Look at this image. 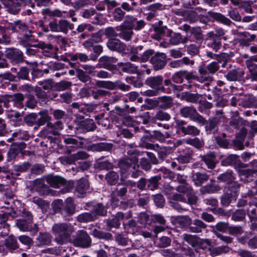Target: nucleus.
<instances>
[{"label":"nucleus","mask_w":257,"mask_h":257,"mask_svg":"<svg viewBox=\"0 0 257 257\" xmlns=\"http://www.w3.org/2000/svg\"><path fill=\"white\" fill-rule=\"evenodd\" d=\"M8 29L12 30L13 32H17L23 33L24 38L21 41L22 43L30 39L32 37V31L29 29V27L25 23L20 20L15 21L14 23L10 24Z\"/></svg>","instance_id":"39448f33"},{"label":"nucleus","mask_w":257,"mask_h":257,"mask_svg":"<svg viewBox=\"0 0 257 257\" xmlns=\"http://www.w3.org/2000/svg\"><path fill=\"white\" fill-rule=\"evenodd\" d=\"M183 17L186 21L190 23H195L199 19V16L194 11H185L183 14Z\"/></svg>","instance_id":"f704fd0d"},{"label":"nucleus","mask_w":257,"mask_h":257,"mask_svg":"<svg viewBox=\"0 0 257 257\" xmlns=\"http://www.w3.org/2000/svg\"><path fill=\"white\" fill-rule=\"evenodd\" d=\"M239 105L243 107H253L257 106V100L251 94L239 96Z\"/></svg>","instance_id":"dca6fc26"},{"label":"nucleus","mask_w":257,"mask_h":257,"mask_svg":"<svg viewBox=\"0 0 257 257\" xmlns=\"http://www.w3.org/2000/svg\"><path fill=\"white\" fill-rule=\"evenodd\" d=\"M219 68V64L215 61L212 62L207 65H201L199 66L198 72L203 78V82L206 83L205 86L208 87L209 83L213 80L211 75L215 74Z\"/></svg>","instance_id":"7ed1b4c3"},{"label":"nucleus","mask_w":257,"mask_h":257,"mask_svg":"<svg viewBox=\"0 0 257 257\" xmlns=\"http://www.w3.org/2000/svg\"><path fill=\"white\" fill-rule=\"evenodd\" d=\"M107 46L112 51L122 52L125 49V45L116 38L109 39L107 43Z\"/></svg>","instance_id":"a211bd4d"},{"label":"nucleus","mask_w":257,"mask_h":257,"mask_svg":"<svg viewBox=\"0 0 257 257\" xmlns=\"http://www.w3.org/2000/svg\"><path fill=\"white\" fill-rule=\"evenodd\" d=\"M161 178L160 176H156L147 179V189L153 191L159 186V182Z\"/></svg>","instance_id":"e433bc0d"},{"label":"nucleus","mask_w":257,"mask_h":257,"mask_svg":"<svg viewBox=\"0 0 257 257\" xmlns=\"http://www.w3.org/2000/svg\"><path fill=\"white\" fill-rule=\"evenodd\" d=\"M192 155L193 151L188 149L184 154L179 156L177 160L181 163H187L192 159Z\"/></svg>","instance_id":"603ef678"},{"label":"nucleus","mask_w":257,"mask_h":257,"mask_svg":"<svg viewBox=\"0 0 257 257\" xmlns=\"http://www.w3.org/2000/svg\"><path fill=\"white\" fill-rule=\"evenodd\" d=\"M92 235L95 237L99 239L109 240L112 238V234L109 232H104L97 229L93 230Z\"/></svg>","instance_id":"49530a36"},{"label":"nucleus","mask_w":257,"mask_h":257,"mask_svg":"<svg viewBox=\"0 0 257 257\" xmlns=\"http://www.w3.org/2000/svg\"><path fill=\"white\" fill-rule=\"evenodd\" d=\"M112 166V164L108 161L98 160L94 164V168L100 170L111 169Z\"/></svg>","instance_id":"37998d69"},{"label":"nucleus","mask_w":257,"mask_h":257,"mask_svg":"<svg viewBox=\"0 0 257 257\" xmlns=\"http://www.w3.org/2000/svg\"><path fill=\"white\" fill-rule=\"evenodd\" d=\"M187 37L182 36L180 33H175L170 38L171 44L176 45L180 43H185L187 42Z\"/></svg>","instance_id":"79ce46f5"},{"label":"nucleus","mask_w":257,"mask_h":257,"mask_svg":"<svg viewBox=\"0 0 257 257\" xmlns=\"http://www.w3.org/2000/svg\"><path fill=\"white\" fill-rule=\"evenodd\" d=\"M225 34L224 31L222 28H217L214 31L208 32L206 36L207 39H220Z\"/></svg>","instance_id":"864d4df0"},{"label":"nucleus","mask_w":257,"mask_h":257,"mask_svg":"<svg viewBox=\"0 0 257 257\" xmlns=\"http://www.w3.org/2000/svg\"><path fill=\"white\" fill-rule=\"evenodd\" d=\"M125 12L120 8H116L114 9L112 15L114 20L117 22H121L124 17Z\"/></svg>","instance_id":"69168bd1"},{"label":"nucleus","mask_w":257,"mask_h":257,"mask_svg":"<svg viewBox=\"0 0 257 257\" xmlns=\"http://www.w3.org/2000/svg\"><path fill=\"white\" fill-rule=\"evenodd\" d=\"M220 190V187L218 185L208 184L205 186H202L200 191L202 194L206 193H214Z\"/></svg>","instance_id":"c9c22d12"},{"label":"nucleus","mask_w":257,"mask_h":257,"mask_svg":"<svg viewBox=\"0 0 257 257\" xmlns=\"http://www.w3.org/2000/svg\"><path fill=\"white\" fill-rule=\"evenodd\" d=\"M200 133V130L196 126L192 125H189L186 127L184 132L185 135H190L192 136H198Z\"/></svg>","instance_id":"e2e57ef3"},{"label":"nucleus","mask_w":257,"mask_h":257,"mask_svg":"<svg viewBox=\"0 0 257 257\" xmlns=\"http://www.w3.org/2000/svg\"><path fill=\"white\" fill-rule=\"evenodd\" d=\"M143 152H141L137 149L131 150L127 151V156L120 159L118 162V166L121 173V180L127 177V173L129 169L135 164L138 163V157L142 155Z\"/></svg>","instance_id":"f03ea898"},{"label":"nucleus","mask_w":257,"mask_h":257,"mask_svg":"<svg viewBox=\"0 0 257 257\" xmlns=\"http://www.w3.org/2000/svg\"><path fill=\"white\" fill-rule=\"evenodd\" d=\"M207 227V225L200 219H195L192 222L191 221V225L189 227V231L193 233H201L203 229Z\"/></svg>","instance_id":"b1692460"},{"label":"nucleus","mask_w":257,"mask_h":257,"mask_svg":"<svg viewBox=\"0 0 257 257\" xmlns=\"http://www.w3.org/2000/svg\"><path fill=\"white\" fill-rule=\"evenodd\" d=\"M26 144L24 143H15L13 144L8 152V161H11L26 148Z\"/></svg>","instance_id":"f3484780"},{"label":"nucleus","mask_w":257,"mask_h":257,"mask_svg":"<svg viewBox=\"0 0 257 257\" xmlns=\"http://www.w3.org/2000/svg\"><path fill=\"white\" fill-rule=\"evenodd\" d=\"M64 202L61 199L55 200L52 203L53 210L55 212H59L63 214V209Z\"/></svg>","instance_id":"0e129e2a"},{"label":"nucleus","mask_w":257,"mask_h":257,"mask_svg":"<svg viewBox=\"0 0 257 257\" xmlns=\"http://www.w3.org/2000/svg\"><path fill=\"white\" fill-rule=\"evenodd\" d=\"M45 179L50 186L54 188H59L66 183L64 179L58 176L49 175L45 177Z\"/></svg>","instance_id":"aec40b11"},{"label":"nucleus","mask_w":257,"mask_h":257,"mask_svg":"<svg viewBox=\"0 0 257 257\" xmlns=\"http://www.w3.org/2000/svg\"><path fill=\"white\" fill-rule=\"evenodd\" d=\"M209 177V175L206 173L197 172L192 175V181L196 186H200L208 180Z\"/></svg>","instance_id":"cd10ccee"},{"label":"nucleus","mask_w":257,"mask_h":257,"mask_svg":"<svg viewBox=\"0 0 257 257\" xmlns=\"http://www.w3.org/2000/svg\"><path fill=\"white\" fill-rule=\"evenodd\" d=\"M244 72L242 69L237 68L229 71L225 77L229 81H240L243 77Z\"/></svg>","instance_id":"6ab92c4d"},{"label":"nucleus","mask_w":257,"mask_h":257,"mask_svg":"<svg viewBox=\"0 0 257 257\" xmlns=\"http://www.w3.org/2000/svg\"><path fill=\"white\" fill-rule=\"evenodd\" d=\"M176 220L180 225V227L182 228L188 227L189 229L192 219L188 216H182L179 217L177 218Z\"/></svg>","instance_id":"09e8293b"},{"label":"nucleus","mask_w":257,"mask_h":257,"mask_svg":"<svg viewBox=\"0 0 257 257\" xmlns=\"http://www.w3.org/2000/svg\"><path fill=\"white\" fill-rule=\"evenodd\" d=\"M217 179L219 182H224L227 184H229L235 180V177L232 171H227L220 174L217 177Z\"/></svg>","instance_id":"c85d7f7f"},{"label":"nucleus","mask_w":257,"mask_h":257,"mask_svg":"<svg viewBox=\"0 0 257 257\" xmlns=\"http://www.w3.org/2000/svg\"><path fill=\"white\" fill-rule=\"evenodd\" d=\"M247 215L251 221H257V214L256 207L253 202H249V206L247 209Z\"/></svg>","instance_id":"de8ad7c7"},{"label":"nucleus","mask_w":257,"mask_h":257,"mask_svg":"<svg viewBox=\"0 0 257 257\" xmlns=\"http://www.w3.org/2000/svg\"><path fill=\"white\" fill-rule=\"evenodd\" d=\"M127 192V188L126 186L118 184L114 188L111 193V201L116 204L118 201V197L122 198L125 196Z\"/></svg>","instance_id":"ddd939ff"},{"label":"nucleus","mask_w":257,"mask_h":257,"mask_svg":"<svg viewBox=\"0 0 257 257\" xmlns=\"http://www.w3.org/2000/svg\"><path fill=\"white\" fill-rule=\"evenodd\" d=\"M74 226L70 223H58L53 225L52 231L55 240L60 244H63L70 240L71 234L75 232Z\"/></svg>","instance_id":"f257e3e1"},{"label":"nucleus","mask_w":257,"mask_h":257,"mask_svg":"<svg viewBox=\"0 0 257 257\" xmlns=\"http://www.w3.org/2000/svg\"><path fill=\"white\" fill-rule=\"evenodd\" d=\"M112 148L111 144L101 143L93 144L91 146V149L94 151H108Z\"/></svg>","instance_id":"4c0bfd02"},{"label":"nucleus","mask_w":257,"mask_h":257,"mask_svg":"<svg viewBox=\"0 0 257 257\" xmlns=\"http://www.w3.org/2000/svg\"><path fill=\"white\" fill-rule=\"evenodd\" d=\"M238 158L239 156L236 155H229L226 158L222 160L221 164L225 166L232 165L236 163Z\"/></svg>","instance_id":"5fc2aeb1"},{"label":"nucleus","mask_w":257,"mask_h":257,"mask_svg":"<svg viewBox=\"0 0 257 257\" xmlns=\"http://www.w3.org/2000/svg\"><path fill=\"white\" fill-rule=\"evenodd\" d=\"M49 27L52 32L66 34L69 30L73 29V25L66 20H60L58 23L56 20H54L49 22Z\"/></svg>","instance_id":"0eeeda50"},{"label":"nucleus","mask_w":257,"mask_h":257,"mask_svg":"<svg viewBox=\"0 0 257 257\" xmlns=\"http://www.w3.org/2000/svg\"><path fill=\"white\" fill-rule=\"evenodd\" d=\"M180 115L184 118H188L190 120L197 122L204 125L206 122V120L201 115L193 106H184L180 109Z\"/></svg>","instance_id":"20e7f679"},{"label":"nucleus","mask_w":257,"mask_h":257,"mask_svg":"<svg viewBox=\"0 0 257 257\" xmlns=\"http://www.w3.org/2000/svg\"><path fill=\"white\" fill-rule=\"evenodd\" d=\"M89 187L88 182L87 180L81 179L78 181L76 190L80 194L85 193Z\"/></svg>","instance_id":"a19ab883"},{"label":"nucleus","mask_w":257,"mask_h":257,"mask_svg":"<svg viewBox=\"0 0 257 257\" xmlns=\"http://www.w3.org/2000/svg\"><path fill=\"white\" fill-rule=\"evenodd\" d=\"M32 221L26 220V219H18L17 221V225L22 231H28L29 227Z\"/></svg>","instance_id":"3c124183"},{"label":"nucleus","mask_w":257,"mask_h":257,"mask_svg":"<svg viewBox=\"0 0 257 257\" xmlns=\"http://www.w3.org/2000/svg\"><path fill=\"white\" fill-rule=\"evenodd\" d=\"M132 217V213L130 211L124 214L121 212H117L112 218L107 220V226L109 227L118 228L120 225V221L124 219H128Z\"/></svg>","instance_id":"9d476101"},{"label":"nucleus","mask_w":257,"mask_h":257,"mask_svg":"<svg viewBox=\"0 0 257 257\" xmlns=\"http://www.w3.org/2000/svg\"><path fill=\"white\" fill-rule=\"evenodd\" d=\"M200 98L198 93H191L188 92H183L181 94V99L191 103H196Z\"/></svg>","instance_id":"72a5a7b5"},{"label":"nucleus","mask_w":257,"mask_h":257,"mask_svg":"<svg viewBox=\"0 0 257 257\" xmlns=\"http://www.w3.org/2000/svg\"><path fill=\"white\" fill-rule=\"evenodd\" d=\"M119 28L120 33L118 34V36L126 41L131 40L134 35L133 29L128 28V27L124 24H121Z\"/></svg>","instance_id":"393cba45"},{"label":"nucleus","mask_w":257,"mask_h":257,"mask_svg":"<svg viewBox=\"0 0 257 257\" xmlns=\"http://www.w3.org/2000/svg\"><path fill=\"white\" fill-rule=\"evenodd\" d=\"M8 219V214L6 213H0V227L5 229V233H7L9 231L10 225L6 223Z\"/></svg>","instance_id":"bf43d9fd"},{"label":"nucleus","mask_w":257,"mask_h":257,"mask_svg":"<svg viewBox=\"0 0 257 257\" xmlns=\"http://www.w3.org/2000/svg\"><path fill=\"white\" fill-rule=\"evenodd\" d=\"M220 121V116H214L209 119L205 124L206 131L214 134L218 131V124Z\"/></svg>","instance_id":"4be33fe9"},{"label":"nucleus","mask_w":257,"mask_h":257,"mask_svg":"<svg viewBox=\"0 0 257 257\" xmlns=\"http://www.w3.org/2000/svg\"><path fill=\"white\" fill-rule=\"evenodd\" d=\"M96 219V216L91 212H84L79 214L76 220L80 223H88L94 221Z\"/></svg>","instance_id":"473e14b6"},{"label":"nucleus","mask_w":257,"mask_h":257,"mask_svg":"<svg viewBox=\"0 0 257 257\" xmlns=\"http://www.w3.org/2000/svg\"><path fill=\"white\" fill-rule=\"evenodd\" d=\"M210 16L215 21L219 22L224 25L230 26L233 24V22L228 18L222 14L219 13L210 12Z\"/></svg>","instance_id":"bb28decb"},{"label":"nucleus","mask_w":257,"mask_h":257,"mask_svg":"<svg viewBox=\"0 0 257 257\" xmlns=\"http://www.w3.org/2000/svg\"><path fill=\"white\" fill-rule=\"evenodd\" d=\"M160 106L163 109H168L171 108L173 105V100L171 97L169 96H163L159 98Z\"/></svg>","instance_id":"c03bdc74"},{"label":"nucleus","mask_w":257,"mask_h":257,"mask_svg":"<svg viewBox=\"0 0 257 257\" xmlns=\"http://www.w3.org/2000/svg\"><path fill=\"white\" fill-rule=\"evenodd\" d=\"M118 66L120 67L121 70L123 72L129 73H139L138 67L135 64L130 62L119 63Z\"/></svg>","instance_id":"7c9ffc66"},{"label":"nucleus","mask_w":257,"mask_h":257,"mask_svg":"<svg viewBox=\"0 0 257 257\" xmlns=\"http://www.w3.org/2000/svg\"><path fill=\"white\" fill-rule=\"evenodd\" d=\"M151 118V116L149 112H143L139 116L136 117L135 120L139 124H147Z\"/></svg>","instance_id":"8fccbe9b"},{"label":"nucleus","mask_w":257,"mask_h":257,"mask_svg":"<svg viewBox=\"0 0 257 257\" xmlns=\"http://www.w3.org/2000/svg\"><path fill=\"white\" fill-rule=\"evenodd\" d=\"M163 77L161 75H158L148 78L145 81V84L154 89L165 92V88L163 86Z\"/></svg>","instance_id":"f8f14e48"},{"label":"nucleus","mask_w":257,"mask_h":257,"mask_svg":"<svg viewBox=\"0 0 257 257\" xmlns=\"http://www.w3.org/2000/svg\"><path fill=\"white\" fill-rule=\"evenodd\" d=\"M12 102L17 108H22L23 107V101L24 100V96L23 94L17 93L12 95Z\"/></svg>","instance_id":"ea45409f"},{"label":"nucleus","mask_w":257,"mask_h":257,"mask_svg":"<svg viewBox=\"0 0 257 257\" xmlns=\"http://www.w3.org/2000/svg\"><path fill=\"white\" fill-rule=\"evenodd\" d=\"M117 59L113 57L107 56H102L98 60L99 67L106 69H110L111 64L116 62Z\"/></svg>","instance_id":"5701e85b"},{"label":"nucleus","mask_w":257,"mask_h":257,"mask_svg":"<svg viewBox=\"0 0 257 257\" xmlns=\"http://www.w3.org/2000/svg\"><path fill=\"white\" fill-rule=\"evenodd\" d=\"M34 188L41 195H47L49 187L45 184L43 179H36L34 181Z\"/></svg>","instance_id":"412c9836"},{"label":"nucleus","mask_w":257,"mask_h":257,"mask_svg":"<svg viewBox=\"0 0 257 257\" xmlns=\"http://www.w3.org/2000/svg\"><path fill=\"white\" fill-rule=\"evenodd\" d=\"M250 51L252 53L257 54V46L250 47ZM254 62H257V54L250 56L245 61V64L250 73L251 80L257 81V64H255Z\"/></svg>","instance_id":"423d86ee"},{"label":"nucleus","mask_w":257,"mask_h":257,"mask_svg":"<svg viewBox=\"0 0 257 257\" xmlns=\"http://www.w3.org/2000/svg\"><path fill=\"white\" fill-rule=\"evenodd\" d=\"M91 213L96 216L97 215L104 216L106 214V211L101 204H98L93 207Z\"/></svg>","instance_id":"680f3d73"},{"label":"nucleus","mask_w":257,"mask_h":257,"mask_svg":"<svg viewBox=\"0 0 257 257\" xmlns=\"http://www.w3.org/2000/svg\"><path fill=\"white\" fill-rule=\"evenodd\" d=\"M185 143L192 146L197 149H200L204 146V142L198 138L188 139L185 140Z\"/></svg>","instance_id":"a18cd8bd"},{"label":"nucleus","mask_w":257,"mask_h":257,"mask_svg":"<svg viewBox=\"0 0 257 257\" xmlns=\"http://www.w3.org/2000/svg\"><path fill=\"white\" fill-rule=\"evenodd\" d=\"M118 177L119 176L117 172L110 171L106 175L105 179L109 184L113 185L117 182Z\"/></svg>","instance_id":"4d7b16f0"},{"label":"nucleus","mask_w":257,"mask_h":257,"mask_svg":"<svg viewBox=\"0 0 257 257\" xmlns=\"http://www.w3.org/2000/svg\"><path fill=\"white\" fill-rule=\"evenodd\" d=\"M4 245L6 247L11 251L19 248L16 237L13 235L9 236L5 240Z\"/></svg>","instance_id":"2f4dec72"},{"label":"nucleus","mask_w":257,"mask_h":257,"mask_svg":"<svg viewBox=\"0 0 257 257\" xmlns=\"http://www.w3.org/2000/svg\"><path fill=\"white\" fill-rule=\"evenodd\" d=\"M233 55L232 53L230 54L222 53L219 55L217 54L215 55V59L217 60L218 64H219L222 63L223 61H230Z\"/></svg>","instance_id":"338daca9"},{"label":"nucleus","mask_w":257,"mask_h":257,"mask_svg":"<svg viewBox=\"0 0 257 257\" xmlns=\"http://www.w3.org/2000/svg\"><path fill=\"white\" fill-rule=\"evenodd\" d=\"M96 126L93 120L91 119H86L80 121L75 127V134L83 133L88 132L94 131Z\"/></svg>","instance_id":"9b49d317"},{"label":"nucleus","mask_w":257,"mask_h":257,"mask_svg":"<svg viewBox=\"0 0 257 257\" xmlns=\"http://www.w3.org/2000/svg\"><path fill=\"white\" fill-rule=\"evenodd\" d=\"M51 238V235L49 233H40L37 240L40 245H44L50 244Z\"/></svg>","instance_id":"58836bf2"},{"label":"nucleus","mask_w":257,"mask_h":257,"mask_svg":"<svg viewBox=\"0 0 257 257\" xmlns=\"http://www.w3.org/2000/svg\"><path fill=\"white\" fill-rule=\"evenodd\" d=\"M37 114L35 113H31L27 115L24 117V121L29 126H33L37 124Z\"/></svg>","instance_id":"052dcab7"},{"label":"nucleus","mask_w":257,"mask_h":257,"mask_svg":"<svg viewBox=\"0 0 257 257\" xmlns=\"http://www.w3.org/2000/svg\"><path fill=\"white\" fill-rule=\"evenodd\" d=\"M167 62V56L164 53L157 52L151 58V62L155 70L163 69Z\"/></svg>","instance_id":"1a4fd4ad"},{"label":"nucleus","mask_w":257,"mask_h":257,"mask_svg":"<svg viewBox=\"0 0 257 257\" xmlns=\"http://www.w3.org/2000/svg\"><path fill=\"white\" fill-rule=\"evenodd\" d=\"M6 57L15 63H20L24 61L23 52L16 48L8 49L6 52Z\"/></svg>","instance_id":"2eb2a0df"},{"label":"nucleus","mask_w":257,"mask_h":257,"mask_svg":"<svg viewBox=\"0 0 257 257\" xmlns=\"http://www.w3.org/2000/svg\"><path fill=\"white\" fill-rule=\"evenodd\" d=\"M236 197H233V194L227 191V192L222 196L221 198V203L222 205L227 206L230 204L231 200H236Z\"/></svg>","instance_id":"13d9d810"},{"label":"nucleus","mask_w":257,"mask_h":257,"mask_svg":"<svg viewBox=\"0 0 257 257\" xmlns=\"http://www.w3.org/2000/svg\"><path fill=\"white\" fill-rule=\"evenodd\" d=\"M215 155L213 152H210L205 155L200 156L201 161H203L209 169H212L215 167L214 159Z\"/></svg>","instance_id":"c756f323"},{"label":"nucleus","mask_w":257,"mask_h":257,"mask_svg":"<svg viewBox=\"0 0 257 257\" xmlns=\"http://www.w3.org/2000/svg\"><path fill=\"white\" fill-rule=\"evenodd\" d=\"M228 16L235 21L240 22L241 20V17L237 9L230 8V10L228 11Z\"/></svg>","instance_id":"774afa93"},{"label":"nucleus","mask_w":257,"mask_h":257,"mask_svg":"<svg viewBox=\"0 0 257 257\" xmlns=\"http://www.w3.org/2000/svg\"><path fill=\"white\" fill-rule=\"evenodd\" d=\"M76 206L73 202L72 198H67L64 204L63 212V214H67L68 215H73L75 212Z\"/></svg>","instance_id":"a878e982"},{"label":"nucleus","mask_w":257,"mask_h":257,"mask_svg":"<svg viewBox=\"0 0 257 257\" xmlns=\"http://www.w3.org/2000/svg\"><path fill=\"white\" fill-rule=\"evenodd\" d=\"M181 237L184 241H186L192 247H195L202 243H206L209 246L211 245V242L209 239H201L196 235L184 233L182 235Z\"/></svg>","instance_id":"4468645a"},{"label":"nucleus","mask_w":257,"mask_h":257,"mask_svg":"<svg viewBox=\"0 0 257 257\" xmlns=\"http://www.w3.org/2000/svg\"><path fill=\"white\" fill-rule=\"evenodd\" d=\"M91 239L87 232L84 230H78L74 239L75 246L83 248H87L91 244Z\"/></svg>","instance_id":"6e6552de"},{"label":"nucleus","mask_w":257,"mask_h":257,"mask_svg":"<svg viewBox=\"0 0 257 257\" xmlns=\"http://www.w3.org/2000/svg\"><path fill=\"white\" fill-rule=\"evenodd\" d=\"M72 85V83L70 81H61L56 83L54 86V88L56 91H63L68 89Z\"/></svg>","instance_id":"6e6d98bb"}]
</instances>
